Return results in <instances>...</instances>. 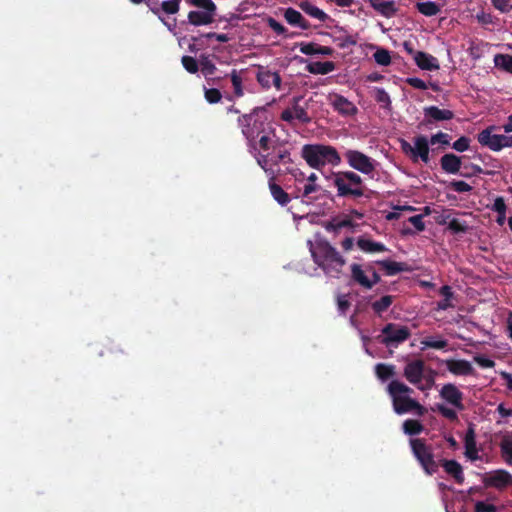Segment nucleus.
Here are the masks:
<instances>
[{
	"label": "nucleus",
	"instance_id": "nucleus-1",
	"mask_svg": "<svg viewBox=\"0 0 512 512\" xmlns=\"http://www.w3.org/2000/svg\"><path fill=\"white\" fill-rule=\"evenodd\" d=\"M314 263L330 277L338 278L346 264L345 258L327 240L319 239L315 243L308 241Z\"/></svg>",
	"mask_w": 512,
	"mask_h": 512
},
{
	"label": "nucleus",
	"instance_id": "nucleus-2",
	"mask_svg": "<svg viewBox=\"0 0 512 512\" xmlns=\"http://www.w3.org/2000/svg\"><path fill=\"white\" fill-rule=\"evenodd\" d=\"M241 133L249 143H254L262 135L274 134L275 127L264 107H256L250 113L242 114L237 119Z\"/></svg>",
	"mask_w": 512,
	"mask_h": 512
},
{
	"label": "nucleus",
	"instance_id": "nucleus-3",
	"mask_svg": "<svg viewBox=\"0 0 512 512\" xmlns=\"http://www.w3.org/2000/svg\"><path fill=\"white\" fill-rule=\"evenodd\" d=\"M301 157L313 169L321 170L326 165L338 166L341 157L337 149L325 144H305L301 149Z\"/></svg>",
	"mask_w": 512,
	"mask_h": 512
},
{
	"label": "nucleus",
	"instance_id": "nucleus-4",
	"mask_svg": "<svg viewBox=\"0 0 512 512\" xmlns=\"http://www.w3.org/2000/svg\"><path fill=\"white\" fill-rule=\"evenodd\" d=\"M333 185L337 189V196L342 198H361L366 187L363 179L354 171H339L332 174Z\"/></svg>",
	"mask_w": 512,
	"mask_h": 512
},
{
	"label": "nucleus",
	"instance_id": "nucleus-5",
	"mask_svg": "<svg viewBox=\"0 0 512 512\" xmlns=\"http://www.w3.org/2000/svg\"><path fill=\"white\" fill-rule=\"evenodd\" d=\"M412 453L424 472L431 476L438 471L439 461L435 460L433 447L426 443L425 439H410Z\"/></svg>",
	"mask_w": 512,
	"mask_h": 512
},
{
	"label": "nucleus",
	"instance_id": "nucleus-6",
	"mask_svg": "<svg viewBox=\"0 0 512 512\" xmlns=\"http://www.w3.org/2000/svg\"><path fill=\"white\" fill-rule=\"evenodd\" d=\"M387 391L392 398L394 411L399 415L412 411V407L416 405L415 399L407 395L413 390L398 380H392L388 384Z\"/></svg>",
	"mask_w": 512,
	"mask_h": 512
},
{
	"label": "nucleus",
	"instance_id": "nucleus-7",
	"mask_svg": "<svg viewBox=\"0 0 512 512\" xmlns=\"http://www.w3.org/2000/svg\"><path fill=\"white\" fill-rule=\"evenodd\" d=\"M410 337L411 331L407 326L399 325L396 323H388L382 328L381 334L376 337V340L388 348H397Z\"/></svg>",
	"mask_w": 512,
	"mask_h": 512
},
{
	"label": "nucleus",
	"instance_id": "nucleus-8",
	"mask_svg": "<svg viewBox=\"0 0 512 512\" xmlns=\"http://www.w3.org/2000/svg\"><path fill=\"white\" fill-rule=\"evenodd\" d=\"M348 165L364 175H372L378 165L377 161L359 150L348 149L344 153Z\"/></svg>",
	"mask_w": 512,
	"mask_h": 512
},
{
	"label": "nucleus",
	"instance_id": "nucleus-9",
	"mask_svg": "<svg viewBox=\"0 0 512 512\" xmlns=\"http://www.w3.org/2000/svg\"><path fill=\"white\" fill-rule=\"evenodd\" d=\"M254 141V143H249L247 146L251 152H255V157L265 153H272L278 146L283 144V141L277 137L276 131L274 134L262 135Z\"/></svg>",
	"mask_w": 512,
	"mask_h": 512
},
{
	"label": "nucleus",
	"instance_id": "nucleus-10",
	"mask_svg": "<svg viewBox=\"0 0 512 512\" xmlns=\"http://www.w3.org/2000/svg\"><path fill=\"white\" fill-rule=\"evenodd\" d=\"M302 97H294L292 100V107L284 109L280 114V119L289 124H293L294 120H298L303 124L311 122L307 109L299 105Z\"/></svg>",
	"mask_w": 512,
	"mask_h": 512
},
{
	"label": "nucleus",
	"instance_id": "nucleus-11",
	"mask_svg": "<svg viewBox=\"0 0 512 512\" xmlns=\"http://www.w3.org/2000/svg\"><path fill=\"white\" fill-rule=\"evenodd\" d=\"M425 371V362L422 359H415L409 361L405 365L403 370V376L409 383L416 385L419 389L423 390L424 388L420 384L424 378Z\"/></svg>",
	"mask_w": 512,
	"mask_h": 512
},
{
	"label": "nucleus",
	"instance_id": "nucleus-12",
	"mask_svg": "<svg viewBox=\"0 0 512 512\" xmlns=\"http://www.w3.org/2000/svg\"><path fill=\"white\" fill-rule=\"evenodd\" d=\"M486 487H492L499 491L512 484V475L504 469H498L489 473L483 480Z\"/></svg>",
	"mask_w": 512,
	"mask_h": 512
},
{
	"label": "nucleus",
	"instance_id": "nucleus-13",
	"mask_svg": "<svg viewBox=\"0 0 512 512\" xmlns=\"http://www.w3.org/2000/svg\"><path fill=\"white\" fill-rule=\"evenodd\" d=\"M255 159L264 172L272 176L274 175V171L271 169V166H277L283 162L281 146H278L274 152L261 154L260 156H256Z\"/></svg>",
	"mask_w": 512,
	"mask_h": 512
},
{
	"label": "nucleus",
	"instance_id": "nucleus-14",
	"mask_svg": "<svg viewBox=\"0 0 512 512\" xmlns=\"http://www.w3.org/2000/svg\"><path fill=\"white\" fill-rule=\"evenodd\" d=\"M255 159L264 172L272 176L274 175V171L271 169V166H277L283 162L281 146H278L274 152L261 154L260 156H256Z\"/></svg>",
	"mask_w": 512,
	"mask_h": 512
},
{
	"label": "nucleus",
	"instance_id": "nucleus-15",
	"mask_svg": "<svg viewBox=\"0 0 512 512\" xmlns=\"http://www.w3.org/2000/svg\"><path fill=\"white\" fill-rule=\"evenodd\" d=\"M440 397L459 410L464 409L463 393L455 384L447 383L440 390Z\"/></svg>",
	"mask_w": 512,
	"mask_h": 512
},
{
	"label": "nucleus",
	"instance_id": "nucleus-16",
	"mask_svg": "<svg viewBox=\"0 0 512 512\" xmlns=\"http://www.w3.org/2000/svg\"><path fill=\"white\" fill-rule=\"evenodd\" d=\"M464 447V455L469 460L476 461L479 459V451L476 443L475 425L473 423H469L468 425L467 431L464 436Z\"/></svg>",
	"mask_w": 512,
	"mask_h": 512
},
{
	"label": "nucleus",
	"instance_id": "nucleus-17",
	"mask_svg": "<svg viewBox=\"0 0 512 512\" xmlns=\"http://www.w3.org/2000/svg\"><path fill=\"white\" fill-rule=\"evenodd\" d=\"M424 123L426 125L433 122L448 121L454 118V112L448 109H440L437 106H428L423 109Z\"/></svg>",
	"mask_w": 512,
	"mask_h": 512
},
{
	"label": "nucleus",
	"instance_id": "nucleus-18",
	"mask_svg": "<svg viewBox=\"0 0 512 512\" xmlns=\"http://www.w3.org/2000/svg\"><path fill=\"white\" fill-rule=\"evenodd\" d=\"M256 79L264 89H269L273 85L277 90H281L282 79L278 72H272L261 67L256 75Z\"/></svg>",
	"mask_w": 512,
	"mask_h": 512
},
{
	"label": "nucleus",
	"instance_id": "nucleus-19",
	"mask_svg": "<svg viewBox=\"0 0 512 512\" xmlns=\"http://www.w3.org/2000/svg\"><path fill=\"white\" fill-rule=\"evenodd\" d=\"M444 363L447 370L456 376H468L475 374V369L472 364L465 359H447Z\"/></svg>",
	"mask_w": 512,
	"mask_h": 512
},
{
	"label": "nucleus",
	"instance_id": "nucleus-20",
	"mask_svg": "<svg viewBox=\"0 0 512 512\" xmlns=\"http://www.w3.org/2000/svg\"><path fill=\"white\" fill-rule=\"evenodd\" d=\"M413 141H414V147H413V153H412L411 160L413 162H417L418 159L420 158L425 164H427L430 160L429 159V152H430L429 144H430V142L423 135L414 137Z\"/></svg>",
	"mask_w": 512,
	"mask_h": 512
},
{
	"label": "nucleus",
	"instance_id": "nucleus-21",
	"mask_svg": "<svg viewBox=\"0 0 512 512\" xmlns=\"http://www.w3.org/2000/svg\"><path fill=\"white\" fill-rule=\"evenodd\" d=\"M439 466H441L444 469V471L448 475H450L457 484L462 485L464 483L465 476L463 472V467L458 461L453 459H440Z\"/></svg>",
	"mask_w": 512,
	"mask_h": 512
},
{
	"label": "nucleus",
	"instance_id": "nucleus-22",
	"mask_svg": "<svg viewBox=\"0 0 512 512\" xmlns=\"http://www.w3.org/2000/svg\"><path fill=\"white\" fill-rule=\"evenodd\" d=\"M357 226L348 215L337 216L325 222L323 227L327 232L337 234L343 228L354 229Z\"/></svg>",
	"mask_w": 512,
	"mask_h": 512
},
{
	"label": "nucleus",
	"instance_id": "nucleus-23",
	"mask_svg": "<svg viewBox=\"0 0 512 512\" xmlns=\"http://www.w3.org/2000/svg\"><path fill=\"white\" fill-rule=\"evenodd\" d=\"M441 169L448 174L461 173L462 158L453 153L444 154L440 159Z\"/></svg>",
	"mask_w": 512,
	"mask_h": 512
},
{
	"label": "nucleus",
	"instance_id": "nucleus-24",
	"mask_svg": "<svg viewBox=\"0 0 512 512\" xmlns=\"http://www.w3.org/2000/svg\"><path fill=\"white\" fill-rule=\"evenodd\" d=\"M494 127H488L482 130L478 136L477 140L482 146H486L492 151H500V134H492V130Z\"/></svg>",
	"mask_w": 512,
	"mask_h": 512
},
{
	"label": "nucleus",
	"instance_id": "nucleus-25",
	"mask_svg": "<svg viewBox=\"0 0 512 512\" xmlns=\"http://www.w3.org/2000/svg\"><path fill=\"white\" fill-rule=\"evenodd\" d=\"M368 3L377 13L386 18H392L398 12V8L392 0H368Z\"/></svg>",
	"mask_w": 512,
	"mask_h": 512
},
{
	"label": "nucleus",
	"instance_id": "nucleus-26",
	"mask_svg": "<svg viewBox=\"0 0 512 512\" xmlns=\"http://www.w3.org/2000/svg\"><path fill=\"white\" fill-rule=\"evenodd\" d=\"M333 108L343 116H353L357 113V107L342 95H334L331 102Z\"/></svg>",
	"mask_w": 512,
	"mask_h": 512
},
{
	"label": "nucleus",
	"instance_id": "nucleus-27",
	"mask_svg": "<svg viewBox=\"0 0 512 512\" xmlns=\"http://www.w3.org/2000/svg\"><path fill=\"white\" fill-rule=\"evenodd\" d=\"M414 61L422 70L434 71L439 69L437 58L426 52L416 51L414 54Z\"/></svg>",
	"mask_w": 512,
	"mask_h": 512
},
{
	"label": "nucleus",
	"instance_id": "nucleus-28",
	"mask_svg": "<svg viewBox=\"0 0 512 512\" xmlns=\"http://www.w3.org/2000/svg\"><path fill=\"white\" fill-rule=\"evenodd\" d=\"M216 12L209 11H190L188 13V22L194 26L209 25L214 21Z\"/></svg>",
	"mask_w": 512,
	"mask_h": 512
},
{
	"label": "nucleus",
	"instance_id": "nucleus-29",
	"mask_svg": "<svg viewBox=\"0 0 512 512\" xmlns=\"http://www.w3.org/2000/svg\"><path fill=\"white\" fill-rule=\"evenodd\" d=\"M274 180L275 175H272L268 183L270 193L278 204H280L281 206H286L290 202L291 198L289 194L286 191H284V189L280 185L275 183Z\"/></svg>",
	"mask_w": 512,
	"mask_h": 512
},
{
	"label": "nucleus",
	"instance_id": "nucleus-30",
	"mask_svg": "<svg viewBox=\"0 0 512 512\" xmlns=\"http://www.w3.org/2000/svg\"><path fill=\"white\" fill-rule=\"evenodd\" d=\"M284 18L288 24L300 27L303 30L310 28V23L302 16V14L294 8H287L284 12Z\"/></svg>",
	"mask_w": 512,
	"mask_h": 512
},
{
	"label": "nucleus",
	"instance_id": "nucleus-31",
	"mask_svg": "<svg viewBox=\"0 0 512 512\" xmlns=\"http://www.w3.org/2000/svg\"><path fill=\"white\" fill-rule=\"evenodd\" d=\"M299 48H300V52L304 55L321 54V55H325V56H331L334 52L331 47L321 46L314 42L300 43Z\"/></svg>",
	"mask_w": 512,
	"mask_h": 512
},
{
	"label": "nucleus",
	"instance_id": "nucleus-32",
	"mask_svg": "<svg viewBox=\"0 0 512 512\" xmlns=\"http://www.w3.org/2000/svg\"><path fill=\"white\" fill-rule=\"evenodd\" d=\"M298 5L303 12H305L306 14L313 18L318 19L321 22L331 20L330 16L327 13H325L323 10L313 5L309 1H301Z\"/></svg>",
	"mask_w": 512,
	"mask_h": 512
},
{
	"label": "nucleus",
	"instance_id": "nucleus-33",
	"mask_svg": "<svg viewBox=\"0 0 512 512\" xmlns=\"http://www.w3.org/2000/svg\"><path fill=\"white\" fill-rule=\"evenodd\" d=\"M306 70L315 75H326L335 70V63L332 61H316L309 63L306 66Z\"/></svg>",
	"mask_w": 512,
	"mask_h": 512
},
{
	"label": "nucleus",
	"instance_id": "nucleus-34",
	"mask_svg": "<svg viewBox=\"0 0 512 512\" xmlns=\"http://www.w3.org/2000/svg\"><path fill=\"white\" fill-rule=\"evenodd\" d=\"M357 246L366 253L384 252L387 250L384 244L364 237L358 238Z\"/></svg>",
	"mask_w": 512,
	"mask_h": 512
},
{
	"label": "nucleus",
	"instance_id": "nucleus-35",
	"mask_svg": "<svg viewBox=\"0 0 512 512\" xmlns=\"http://www.w3.org/2000/svg\"><path fill=\"white\" fill-rule=\"evenodd\" d=\"M351 278L353 281L358 283L365 289H371L372 283H370V279L366 276L365 272L362 270L361 265L354 263L351 265Z\"/></svg>",
	"mask_w": 512,
	"mask_h": 512
},
{
	"label": "nucleus",
	"instance_id": "nucleus-36",
	"mask_svg": "<svg viewBox=\"0 0 512 512\" xmlns=\"http://www.w3.org/2000/svg\"><path fill=\"white\" fill-rule=\"evenodd\" d=\"M499 447L505 462L512 465V432H507L502 437Z\"/></svg>",
	"mask_w": 512,
	"mask_h": 512
},
{
	"label": "nucleus",
	"instance_id": "nucleus-37",
	"mask_svg": "<svg viewBox=\"0 0 512 512\" xmlns=\"http://www.w3.org/2000/svg\"><path fill=\"white\" fill-rule=\"evenodd\" d=\"M415 7L419 13L427 17L435 16L441 10L440 5L433 1L417 2Z\"/></svg>",
	"mask_w": 512,
	"mask_h": 512
},
{
	"label": "nucleus",
	"instance_id": "nucleus-38",
	"mask_svg": "<svg viewBox=\"0 0 512 512\" xmlns=\"http://www.w3.org/2000/svg\"><path fill=\"white\" fill-rule=\"evenodd\" d=\"M378 264L385 270L386 275L393 276L405 271V264L401 262L382 260Z\"/></svg>",
	"mask_w": 512,
	"mask_h": 512
},
{
	"label": "nucleus",
	"instance_id": "nucleus-39",
	"mask_svg": "<svg viewBox=\"0 0 512 512\" xmlns=\"http://www.w3.org/2000/svg\"><path fill=\"white\" fill-rule=\"evenodd\" d=\"M494 65L512 75V55L496 54L494 56Z\"/></svg>",
	"mask_w": 512,
	"mask_h": 512
},
{
	"label": "nucleus",
	"instance_id": "nucleus-40",
	"mask_svg": "<svg viewBox=\"0 0 512 512\" xmlns=\"http://www.w3.org/2000/svg\"><path fill=\"white\" fill-rule=\"evenodd\" d=\"M375 374L380 380L386 381L394 376L395 366L391 364L379 363L375 366Z\"/></svg>",
	"mask_w": 512,
	"mask_h": 512
},
{
	"label": "nucleus",
	"instance_id": "nucleus-41",
	"mask_svg": "<svg viewBox=\"0 0 512 512\" xmlns=\"http://www.w3.org/2000/svg\"><path fill=\"white\" fill-rule=\"evenodd\" d=\"M465 171H461L460 176L465 178H470L472 176L478 175V174H485L489 176H493L495 174V171L493 170H485L481 168L479 165L476 164H470L464 166Z\"/></svg>",
	"mask_w": 512,
	"mask_h": 512
},
{
	"label": "nucleus",
	"instance_id": "nucleus-42",
	"mask_svg": "<svg viewBox=\"0 0 512 512\" xmlns=\"http://www.w3.org/2000/svg\"><path fill=\"white\" fill-rule=\"evenodd\" d=\"M232 86H233V93L234 96L237 98H240L244 95V89L242 85V78L237 70H232L229 74Z\"/></svg>",
	"mask_w": 512,
	"mask_h": 512
},
{
	"label": "nucleus",
	"instance_id": "nucleus-43",
	"mask_svg": "<svg viewBox=\"0 0 512 512\" xmlns=\"http://www.w3.org/2000/svg\"><path fill=\"white\" fill-rule=\"evenodd\" d=\"M393 303V296L391 295H385L381 297L379 300L372 303V309L373 311L380 315L381 313L385 312Z\"/></svg>",
	"mask_w": 512,
	"mask_h": 512
},
{
	"label": "nucleus",
	"instance_id": "nucleus-44",
	"mask_svg": "<svg viewBox=\"0 0 512 512\" xmlns=\"http://www.w3.org/2000/svg\"><path fill=\"white\" fill-rule=\"evenodd\" d=\"M423 429V425L418 420L408 419L403 423V430L407 435H418L423 431Z\"/></svg>",
	"mask_w": 512,
	"mask_h": 512
},
{
	"label": "nucleus",
	"instance_id": "nucleus-45",
	"mask_svg": "<svg viewBox=\"0 0 512 512\" xmlns=\"http://www.w3.org/2000/svg\"><path fill=\"white\" fill-rule=\"evenodd\" d=\"M374 99L377 103L381 105V107L385 109L391 108V99L389 94L383 89L379 87L374 88Z\"/></svg>",
	"mask_w": 512,
	"mask_h": 512
},
{
	"label": "nucleus",
	"instance_id": "nucleus-46",
	"mask_svg": "<svg viewBox=\"0 0 512 512\" xmlns=\"http://www.w3.org/2000/svg\"><path fill=\"white\" fill-rule=\"evenodd\" d=\"M423 345V349L425 348H433V349H444L447 347L448 342L444 339H434L433 337H426L421 341Z\"/></svg>",
	"mask_w": 512,
	"mask_h": 512
},
{
	"label": "nucleus",
	"instance_id": "nucleus-47",
	"mask_svg": "<svg viewBox=\"0 0 512 512\" xmlns=\"http://www.w3.org/2000/svg\"><path fill=\"white\" fill-rule=\"evenodd\" d=\"M200 65L201 71L207 79L211 75H213L217 69L215 64L209 59V57L204 55L201 56Z\"/></svg>",
	"mask_w": 512,
	"mask_h": 512
},
{
	"label": "nucleus",
	"instance_id": "nucleus-48",
	"mask_svg": "<svg viewBox=\"0 0 512 512\" xmlns=\"http://www.w3.org/2000/svg\"><path fill=\"white\" fill-rule=\"evenodd\" d=\"M186 2L205 11L216 12L217 10V6L212 0H186Z\"/></svg>",
	"mask_w": 512,
	"mask_h": 512
},
{
	"label": "nucleus",
	"instance_id": "nucleus-49",
	"mask_svg": "<svg viewBox=\"0 0 512 512\" xmlns=\"http://www.w3.org/2000/svg\"><path fill=\"white\" fill-rule=\"evenodd\" d=\"M374 60L377 64L387 66L391 63L390 52L386 49L380 48L373 54Z\"/></svg>",
	"mask_w": 512,
	"mask_h": 512
},
{
	"label": "nucleus",
	"instance_id": "nucleus-50",
	"mask_svg": "<svg viewBox=\"0 0 512 512\" xmlns=\"http://www.w3.org/2000/svg\"><path fill=\"white\" fill-rule=\"evenodd\" d=\"M204 97L209 104H216L221 101L222 94L217 88H205Z\"/></svg>",
	"mask_w": 512,
	"mask_h": 512
},
{
	"label": "nucleus",
	"instance_id": "nucleus-51",
	"mask_svg": "<svg viewBox=\"0 0 512 512\" xmlns=\"http://www.w3.org/2000/svg\"><path fill=\"white\" fill-rule=\"evenodd\" d=\"M181 63L183 65V67L186 69V71L191 74H194V73L198 72V70H199L198 62L192 56H187V55L183 56L181 59Z\"/></svg>",
	"mask_w": 512,
	"mask_h": 512
},
{
	"label": "nucleus",
	"instance_id": "nucleus-52",
	"mask_svg": "<svg viewBox=\"0 0 512 512\" xmlns=\"http://www.w3.org/2000/svg\"><path fill=\"white\" fill-rule=\"evenodd\" d=\"M181 0H168L161 3L162 10L167 14H176L180 9Z\"/></svg>",
	"mask_w": 512,
	"mask_h": 512
},
{
	"label": "nucleus",
	"instance_id": "nucleus-53",
	"mask_svg": "<svg viewBox=\"0 0 512 512\" xmlns=\"http://www.w3.org/2000/svg\"><path fill=\"white\" fill-rule=\"evenodd\" d=\"M334 41L337 43V46L341 49L355 46L357 44V40L352 35L338 36L334 38Z\"/></svg>",
	"mask_w": 512,
	"mask_h": 512
},
{
	"label": "nucleus",
	"instance_id": "nucleus-54",
	"mask_svg": "<svg viewBox=\"0 0 512 512\" xmlns=\"http://www.w3.org/2000/svg\"><path fill=\"white\" fill-rule=\"evenodd\" d=\"M449 188L457 193H466L472 190V186L462 180L451 181Z\"/></svg>",
	"mask_w": 512,
	"mask_h": 512
},
{
	"label": "nucleus",
	"instance_id": "nucleus-55",
	"mask_svg": "<svg viewBox=\"0 0 512 512\" xmlns=\"http://www.w3.org/2000/svg\"><path fill=\"white\" fill-rule=\"evenodd\" d=\"M495 9L501 13H509L512 11V0H491Z\"/></svg>",
	"mask_w": 512,
	"mask_h": 512
},
{
	"label": "nucleus",
	"instance_id": "nucleus-56",
	"mask_svg": "<svg viewBox=\"0 0 512 512\" xmlns=\"http://www.w3.org/2000/svg\"><path fill=\"white\" fill-rule=\"evenodd\" d=\"M467 228V225L457 218H453L448 223V229L451 230L453 233H464L467 231Z\"/></svg>",
	"mask_w": 512,
	"mask_h": 512
},
{
	"label": "nucleus",
	"instance_id": "nucleus-57",
	"mask_svg": "<svg viewBox=\"0 0 512 512\" xmlns=\"http://www.w3.org/2000/svg\"><path fill=\"white\" fill-rule=\"evenodd\" d=\"M470 139L466 136H461L453 144L452 148L457 152H464L469 149Z\"/></svg>",
	"mask_w": 512,
	"mask_h": 512
},
{
	"label": "nucleus",
	"instance_id": "nucleus-58",
	"mask_svg": "<svg viewBox=\"0 0 512 512\" xmlns=\"http://www.w3.org/2000/svg\"><path fill=\"white\" fill-rule=\"evenodd\" d=\"M438 412L445 418H447L450 421H457L458 415L455 410L448 408L444 405H438L437 406Z\"/></svg>",
	"mask_w": 512,
	"mask_h": 512
},
{
	"label": "nucleus",
	"instance_id": "nucleus-59",
	"mask_svg": "<svg viewBox=\"0 0 512 512\" xmlns=\"http://www.w3.org/2000/svg\"><path fill=\"white\" fill-rule=\"evenodd\" d=\"M429 142L432 145H435L437 143H440L442 145H449L450 136L447 133L438 132L437 134L431 136Z\"/></svg>",
	"mask_w": 512,
	"mask_h": 512
},
{
	"label": "nucleus",
	"instance_id": "nucleus-60",
	"mask_svg": "<svg viewBox=\"0 0 512 512\" xmlns=\"http://www.w3.org/2000/svg\"><path fill=\"white\" fill-rule=\"evenodd\" d=\"M267 24L278 35H285V33L287 32L285 26H283L281 23H279L272 17H269L267 19Z\"/></svg>",
	"mask_w": 512,
	"mask_h": 512
},
{
	"label": "nucleus",
	"instance_id": "nucleus-61",
	"mask_svg": "<svg viewBox=\"0 0 512 512\" xmlns=\"http://www.w3.org/2000/svg\"><path fill=\"white\" fill-rule=\"evenodd\" d=\"M491 209L494 212H496L497 214L506 213L507 206H506L504 198L502 196L496 197V199L494 200V203H493Z\"/></svg>",
	"mask_w": 512,
	"mask_h": 512
},
{
	"label": "nucleus",
	"instance_id": "nucleus-62",
	"mask_svg": "<svg viewBox=\"0 0 512 512\" xmlns=\"http://www.w3.org/2000/svg\"><path fill=\"white\" fill-rule=\"evenodd\" d=\"M474 512H497V507L493 504L477 501L475 503Z\"/></svg>",
	"mask_w": 512,
	"mask_h": 512
},
{
	"label": "nucleus",
	"instance_id": "nucleus-63",
	"mask_svg": "<svg viewBox=\"0 0 512 512\" xmlns=\"http://www.w3.org/2000/svg\"><path fill=\"white\" fill-rule=\"evenodd\" d=\"M347 297V295H339L337 297L338 310L342 315L346 314L347 310L351 305Z\"/></svg>",
	"mask_w": 512,
	"mask_h": 512
},
{
	"label": "nucleus",
	"instance_id": "nucleus-64",
	"mask_svg": "<svg viewBox=\"0 0 512 512\" xmlns=\"http://www.w3.org/2000/svg\"><path fill=\"white\" fill-rule=\"evenodd\" d=\"M408 221L414 226V228L418 231V232H422L424 231L425 229V224H424V221H423V216L418 214V215H414V216H411Z\"/></svg>",
	"mask_w": 512,
	"mask_h": 512
}]
</instances>
